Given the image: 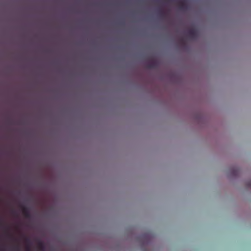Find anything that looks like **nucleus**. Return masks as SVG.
Returning <instances> with one entry per match:
<instances>
[{"mask_svg":"<svg viewBox=\"0 0 251 251\" xmlns=\"http://www.w3.org/2000/svg\"><path fill=\"white\" fill-rule=\"evenodd\" d=\"M179 41H180V43L181 44H182V45H184L185 44V41H184L183 39H180Z\"/></svg>","mask_w":251,"mask_h":251,"instance_id":"nucleus-6","label":"nucleus"},{"mask_svg":"<svg viewBox=\"0 0 251 251\" xmlns=\"http://www.w3.org/2000/svg\"><path fill=\"white\" fill-rule=\"evenodd\" d=\"M25 242L28 244V245L26 247V250L27 251H30V240L29 238H26L25 239Z\"/></svg>","mask_w":251,"mask_h":251,"instance_id":"nucleus-4","label":"nucleus"},{"mask_svg":"<svg viewBox=\"0 0 251 251\" xmlns=\"http://www.w3.org/2000/svg\"><path fill=\"white\" fill-rule=\"evenodd\" d=\"M160 15H161V16H164V12H163L161 11V12H160Z\"/></svg>","mask_w":251,"mask_h":251,"instance_id":"nucleus-7","label":"nucleus"},{"mask_svg":"<svg viewBox=\"0 0 251 251\" xmlns=\"http://www.w3.org/2000/svg\"><path fill=\"white\" fill-rule=\"evenodd\" d=\"M38 246H39V248L40 250L41 251H43L44 250V248H45L44 245L42 242L39 241L38 243Z\"/></svg>","mask_w":251,"mask_h":251,"instance_id":"nucleus-5","label":"nucleus"},{"mask_svg":"<svg viewBox=\"0 0 251 251\" xmlns=\"http://www.w3.org/2000/svg\"><path fill=\"white\" fill-rule=\"evenodd\" d=\"M12 213H13V214H15V211H12Z\"/></svg>","mask_w":251,"mask_h":251,"instance_id":"nucleus-9","label":"nucleus"},{"mask_svg":"<svg viewBox=\"0 0 251 251\" xmlns=\"http://www.w3.org/2000/svg\"><path fill=\"white\" fill-rule=\"evenodd\" d=\"M188 35L191 38H194L197 36V32L195 29H191L188 31Z\"/></svg>","mask_w":251,"mask_h":251,"instance_id":"nucleus-2","label":"nucleus"},{"mask_svg":"<svg viewBox=\"0 0 251 251\" xmlns=\"http://www.w3.org/2000/svg\"><path fill=\"white\" fill-rule=\"evenodd\" d=\"M147 67L149 69H153L156 67V62L154 61H151L147 64Z\"/></svg>","mask_w":251,"mask_h":251,"instance_id":"nucleus-3","label":"nucleus"},{"mask_svg":"<svg viewBox=\"0 0 251 251\" xmlns=\"http://www.w3.org/2000/svg\"><path fill=\"white\" fill-rule=\"evenodd\" d=\"M15 249H16V250L17 251H19V247H16V248H15Z\"/></svg>","mask_w":251,"mask_h":251,"instance_id":"nucleus-8","label":"nucleus"},{"mask_svg":"<svg viewBox=\"0 0 251 251\" xmlns=\"http://www.w3.org/2000/svg\"><path fill=\"white\" fill-rule=\"evenodd\" d=\"M21 208L22 209L23 214L24 215V216L26 218H28V219L30 218L31 215H30L29 210L26 207L23 206H22Z\"/></svg>","mask_w":251,"mask_h":251,"instance_id":"nucleus-1","label":"nucleus"}]
</instances>
